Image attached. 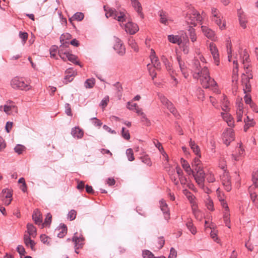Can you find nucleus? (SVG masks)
Returning a JSON list of instances; mask_svg holds the SVG:
<instances>
[{
  "label": "nucleus",
  "mask_w": 258,
  "mask_h": 258,
  "mask_svg": "<svg viewBox=\"0 0 258 258\" xmlns=\"http://www.w3.org/2000/svg\"><path fill=\"white\" fill-rule=\"evenodd\" d=\"M209 47L215 62L218 66L219 63V55L218 49L215 44L213 43H210Z\"/></svg>",
  "instance_id": "11"
},
{
  "label": "nucleus",
  "mask_w": 258,
  "mask_h": 258,
  "mask_svg": "<svg viewBox=\"0 0 258 258\" xmlns=\"http://www.w3.org/2000/svg\"><path fill=\"white\" fill-rule=\"evenodd\" d=\"M191 174L194 177L195 179L199 186L201 188L204 189L205 179V174L204 171H199L196 172V173L193 171V173H191Z\"/></svg>",
  "instance_id": "6"
},
{
  "label": "nucleus",
  "mask_w": 258,
  "mask_h": 258,
  "mask_svg": "<svg viewBox=\"0 0 258 258\" xmlns=\"http://www.w3.org/2000/svg\"><path fill=\"white\" fill-rule=\"evenodd\" d=\"M147 68L150 74V75L151 76L152 80H154L155 78L156 77V73L155 72V68H153L150 64H147Z\"/></svg>",
  "instance_id": "38"
},
{
  "label": "nucleus",
  "mask_w": 258,
  "mask_h": 258,
  "mask_svg": "<svg viewBox=\"0 0 258 258\" xmlns=\"http://www.w3.org/2000/svg\"><path fill=\"white\" fill-rule=\"evenodd\" d=\"M32 219L36 224L40 225L42 224V215L38 209L34 210L32 215Z\"/></svg>",
  "instance_id": "15"
},
{
  "label": "nucleus",
  "mask_w": 258,
  "mask_h": 258,
  "mask_svg": "<svg viewBox=\"0 0 258 258\" xmlns=\"http://www.w3.org/2000/svg\"><path fill=\"white\" fill-rule=\"evenodd\" d=\"M56 231H58L57 237L63 238L67 233V227L64 224H60L59 227L55 230Z\"/></svg>",
  "instance_id": "23"
},
{
  "label": "nucleus",
  "mask_w": 258,
  "mask_h": 258,
  "mask_svg": "<svg viewBox=\"0 0 258 258\" xmlns=\"http://www.w3.org/2000/svg\"><path fill=\"white\" fill-rule=\"evenodd\" d=\"M242 55H243V56L242 57V59L243 63L244 64V68L247 69L248 66H246V64H245V63L248 61L249 55H248V53H247V51L245 49L243 51Z\"/></svg>",
  "instance_id": "39"
},
{
  "label": "nucleus",
  "mask_w": 258,
  "mask_h": 258,
  "mask_svg": "<svg viewBox=\"0 0 258 258\" xmlns=\"http://www.w3.org/2000/svg\"><path fill=\"white\" fill-rule=\"evenodd\" d=\"M132 4L134 9L140 15L142 19L144 18V15L142 12V8L141 3L138 0H131Z\"/></svg>",
  "instance_id": "19"
},
{
  "label": "nucleus",
  "mask_w": 258,
  "mask_h": 258,
  "mask_svg": "<svg viewBox=\"0 0 258 258\" xmlns=\"http://www.w3.org/2000/svg\"><path fill=\"white\" fill-rule=\"evenodd\" d=\"M192 213L197 219L199 220H202L203 218V215L202 213L200 211L197 209L196 208H192Z\"/></svg>",
  "instance_id": "40"
},
{
  "label": "nucleus",
  "mask_w": 258,
  "mask_h": 258,
  "mask_svg": "<svg viewBox=\"0 0 258 258\" xmlns=\"http://www.w3.org/2000/svg\"><path fill=\"white\" fill-rule=\"evenodd\" d=\"M71 135L74 138L80 139L83 138L84 131L79 127L76 126L72 128Z\"/></svg>",
  "instance_id": "17"
},
{
  "label": "nucleus",
  "mask_w": 258,
  "mask_h": 258,
  "mask_svg": "<svg viewBox=\"0 0 258 258\" xmlns=\"http://www.w3.org/2000/svg\"><path fill=\"white\" fill-rule=\"evenodd\" d=\"M109 102V97L108 96H105L101 101L100 106H101L103 108L105 107L108 102Z\"/></svg>",
  "instance_id": "62"
},
{
  "label": "nucleus",
  "mask_w": 258,
  "mask_h": 258,
  "mask_svg": "<svg viewBox=\"0 0 258 258\" xmlns=\"http://www.w3.org/2000/svg\"><path fill=\"white\" fill-rule=\"evenodd\" d=\"M186 226L188 229L191 232V233L193 234H195L197 232V230L196 227L194 226V224L191 220H189L186 223Z\"/></svg>",
  "instance_id": "35"
},
{
  "label": "nucleus",
  "mask_w": 258,
  "mask_h": 258,
  "mask_svg": "<svg viewBox=\"0 0 258 258\" xmlns=\"http://www.w3.org/2000/svg\"><path fill=\"white\" fill-rule=\"evenodd\" d=\"M52 216L50 213H47L46 218L45 219L44 222L43 223V226H46L47 225H49L51 222Z\"/></svg>",
  "instance_id": "50"
},
{
  "label": "nucleus",
  "mask_w": 258,
  "mask_h": 258,
  "mask_svg": "<svg viewBox=\"0 0 258 258\" xmlns=\"http://www.w3.org/2000/svg\"><path fill=\"white\" fill-rule=\"evenodd\" d=\"M17 250L18 252L19 253V254L20 255L21 258H22V256L23 255H24L26 253V250H25L24 247L21 245H19L17 246Z\"/></svg>",
  "instance_id": "56"
},
{
  "label": "nucleus",
  "mask_w": 258,
  "mask_h": 258,
  "mask_svg": "<svg viewBox=\"0 0 258 258\" xmlns=\"http://www.w3.org/2000/svg\"><path fill=\"white\" fill-rule=\"evenodd\" d=\"M244 121L245 122V125L244 126V132H246L247 130L250 127L254 125V122L253 121H248L246 119H244Z\"/></svg>",
  "instance_id": "58"
},
{
  "label": "nucleus",
  "mask_w": 258,
  "mask_h": 258,
  "mask_svg": "<svg viewBox=\"0 0 258 258\" xmlns=\"http://www.w3.org/2000/svg\"><path fill=\"white\" fill-rule=\"evenodd\" d=\"M126 154L127 157V159L130 161H133L135 160L134 152L132 149H127L126 151Z\"/></svg>",
  "instance_id": "41"
},
{
  "label": "nucleus",
  "mask_w": 258,
  "mask_h": 258,
  "mask_svg": "<svg viewBox=\"0 0 258 258\" xmlns=\"http://www.w3.org/2000/svg\"><path fill=\"white\" fill-rule=\"evenodd\" d=\"M234 140V133L231 128L227 129L223 134V141L224 144L228 146Z\"/></svg>",
  "instance_id": "7"
},
{
  "label": "nucleus",
  "mask_w": 258,
  "mask_h": 258,
  "mask_svg": "<svg viewBox=\"0 0 258 258\" xmlns=\"http://www.w3.org/2000/svg\"><path fill=\"white\" fill-rule=\"evenodd\" d=\"M71 37L72 36L69 33L63 34L60 37V42L67 41V40H70Z\"/></svg>",
  "instance_id": "57"
},
{
  "label": "nucleus",
  "mask_w": 258,
  "mask_h": 258,
  "mask_svg": "<svg viewBox=\"0 0 258 258\" xmlns=\"http://www.w3.org/2000/svg\"><path fill=\"white\" fill-rule=\"evenodd\" d=\"M213 21H214L217 25H218L221 29H223L225 28V25L223 23L221 25V20L220 19V16H218V18H213Z\"/></svg>",
  "instance_id": "51"
},
{
  "label": "nucleus",
  "mask_w": 258,
  "mask_h": 258,
  "mask_svg": "<svg viewBox=\"0 0 258 258\" xmlns=\"http://www.w3.org/2000/svg\"><path fill=\"white\" fill-rule=\"evenodd\" d=\"M188 31L189 32L190 39H191L192 42H195L197 39V37H196V35L195 33V29L194 28H192V27H190Z\"/></svg>",
  "instance_id": "48"
},
{
  "label": "nucleus",
  "mask_w": 258,
  "mask_h": 258,
  "mask_svg": "<svg viewBox=\"0 0 258 258\" xmlns=\"http://www.w3.org/2000/svg\"><path fill=\"white\" fill-rule=\"evenodd\" d=\"M73 16L74 20L78 21L82 20L84 17V14L81 12H77Z\"/></svg>",
  "instance_id": "49"
},
{
  "label": "nucleus",
  "mask_w": 258,
  "mask_h": 258,
  "mask_svg": "<svg viewBox=\"0 0 258 258\" xmlns=\"http://www.w3.org/2000/svg\"><path fill=\"white\" fill-rule=\"evenodd\" d=\"M222 116L223 118L227 122L228 126L232 127L234 126V121L231 115L226 112L225 113H222Z\"/></svg>",
  "instance_id": "25"
},
{
  "label": "nucleus",
  "mask_w": 258,
  "mask_h": 258,
  "mask_svg": "<svg viewBox=\"0 0 258 258\" xmlns=\"http://www.w3.org/2000/svg\"><path fill=\"white\" fill-rule=\"evenodd\" d=\"M2 199H12V192L11 189H4L1 194Z\"/></svg>",
  "instance_id": "28"
},
{
  "label": "nucleus",
  "mask_w": 258,
  "mask_h": 258,
  "mask_svg": "<svg viewBox=\"0 0 258 258\" xmlns=\"http://www.w3.org/2000/svg\"><path fill=\"white\" fill-rule=\"evenodd\" d=\"M202 31L204 35L208 38L213 40L215 37V32L206 26H202Z\"/></svg>",
  "instance_id": "22"
},
{
  "label": "nucleus",
  "mask_w": 258,
  "mask_h": 258,
  "mask_svg": "<svg viewBox=\"0 0 258 258\" xmlns=\"http://www.w3.org/2000/svg\"><path fill=\"white\" fill-rule=\"evenodd\" d=\"M192 71L194 72L192 76L194 79H198L200 77L201 78V83L204 88L207 89L216 86V82L209 75L207 67H204L201 70L200 62L199 60H194Z\"/></svg>",
  "instance_id": "1"
},
{
  "label": "nucleus",
  "mask_w": 258,
  "mask_h": 258,
  "mask_svg": "<svg viewBox=\"0 0 258 258\" xmlns=\"http://www.w3.org/2000/svg\"><path fill=\"white\" fill-rule=\"evenodd\" d=\"M125 29L126 32L132 35L135 34L139 30L138 25L133 22L127 23L125 25Z\"/></svg>",
  "instance_id": "14"
},
{
  "label": "nucleus",
  "mask_w": 258,
  "mask_h": 258,
  "mask_svg": "<svg viewBox=\"0 0 258 258\" xmlns=\"http://www.w3.org/2000/svg\"><path fill=\"white\" fill-rule=\"evenodd\" d=\"M128 44L131 46L132 48L134 50V51H138L139 48L136 42L135 41V40L133 39H130L128 40Z\"/></svg>",
  "instance_id": "47"
},
{
  "label": "nucleus",
  "mask_w": 258,
  "mask_h": 258,
  "mask_svg": "<svg viewBox=\"0 0 258 258\" xmlns=\"http://www.w3.org/2000/svg\"><path fill=\"white\" fill-rule=\"evenodd\" d=\"M77 215V212L74 210H71L68 214V218L71 221L74 220L76 218Z\"/></svg>",
  "instance_id": "61"
},
{
  "label": "nucleus",
  "mask_w": 258,
  "mask_h": 258,
  "mask_svg": "<svg viewBox=\"0 0 258 258\" xmlns=\"http://www.w3.org/2000/svg\"><path fill=\"white\" fill-rule=\"evenodd\" d=\"M252 181L253 184L251 186H253V188H258V172H253L252 175Z\"/></svg>",
  "instance_id": "32"
},
{
  "label": "nucleus",
  "mask_w": 258,
  "mask_h": 258,
  "mask_svg": "<svg viewBox=\"0 0 258 258\" xmlns=\"http://www.w3.org/2000/svg\"><path fill=\"white\" fill-rule=\"evenodd\" d=\"M75 71L71 68L67 69L65 72V77L64 78V83L68 84L69 82H71L76 75Z\"/></svg>",
  "instance_id": "13"
},
{
  "label": "nucleus",
  "mask_w": 258,
  "mask_h": 258,
  "mask_svg": "<svg viewBox=\"0 0 258 258\" xmlns=\"http://www.w3.org/2000/svg\"><path fill=\"white\" fill-rule=\"evenodd\" d=\"M237 106V110H236V115H237V121H241L242 120V117L243 115V103L239 101L236 103Z\"/></svg>",
  "instance_id": "21"
},
{
  "label": "nucleus",
  "mask_w": 258,
  "mask_h": 258,
  "mask_svg": "<svg viewBox=\"0 0 258 258\" xmlns=\"http://www.w3.org/2000/svg\"><path fill=\"white\" fill-rule=\"evenodd\" d=\"M183 193L190 202L194 200V196L188 190L186 189L183 190Z\"/></svg>",
  "instance_id": "46"
},
{
  "label": "nucleus",
  "mask_w": 258,
  "mask_h": 258,
  "mask_svg": "<svg viewBox=\"0 0 258 258\" xmlns=\"http://www.w3.org/2000/svg\"><path fill=\"white\" fill-rule=\"evenodd\" d=\"M121 136L125 140H128L130 139V134L128 130H126L124 127L121 130Z\"/></svg>",
  "instance_id": "45"
},
{
  "label": "nucleus",
  "mask_w": 258,
  "mask_h": 258,
  "mask_svg": "<svg viewBox=\"0 0 258 258\" xmlns=\"http://www.w3.org/2000/svg\"><path fill=\"white\" fill-rule=\"evenodd\" d=\"M160 22L162 24H164V25H167L168 19L166 15V13L163 11L161 12L160 14Z\"/></svg>",
  "instance_id": "42"
},
{
  "label": "nucleus",
  "mask_w": 258,
  "mask_h": 258,
  "mask_svg": "<svg viewBox=\"0 0 258 258\" xmlns=\"http://www.w3.org/2000/svg\"><path fill=\"white\" fill-rule=\"evenodd\" d=\"M206 205L207 208L210 211H213L214 210L213 201L211 199L208 198L206 202Z\"/></svg>",
  "instance_id": "53"
},
{
  "label": "nucleus",
  "mask_w": 258,
  "mask_h": 258,
  "mask_svg": "<svg viewBox=\"0 0 258 258\" xmlns=\"http://www.w3.org/2000/svg\"><path fill=\"white\" fill-rule=\"evenodd\" d=\"M230 215L229 213V211L224 212V215H223L224 221L225 222L226 225L228 228H230V225H229V223L230 222Z\"/></svg>",
  "instance_id": "36"
},
{
  "label": "nucleus",
  "mask_w": 258,
  "mask_h": 258,
  "mask_svg": "<svg viewBox=\"0 0 258 258\" xmlns=\"http://www.w3.org/2000/svg\"><path fill=\"white\" fill-rule=\"evenodd\" d=\"M177 60L178 61V64L182 75L185 78H187L188 76V73L187 71L186 67L184 62L181 59L180 56H177Z\"/></svg>",
  "instance_id": "16"
},
{
  "label": "nucleus",
  "mask_w": 258,
  "mask_h": 258,
  "mask_svg": "<svg viewBox=\"0 0 258 258\" xmlns=\"http://www.w3.org/2000/svg\"><path fill=\"white\" fill-rule=\"evenodd\" d=\"M19 37L22 40L23 43H25L28 39V34L27 32L20 31L19 34Z\"/></svg>",
  "instance_id": "54"
},
{
  "label": "nucleus",
  "mask_w": 258,
  "mask_h": 258,
  "mask_svg": "<svg viewBox=\"0 0 258 258\" xmlns=\"http://www.w3.org/2000/svg\"><path fill=\"white\" fill-rule=\"evenodd\" d=\"M168 39L169 42L172 43L177 44L179 45L182 43V39L178 35H169L168 36Z\"/></svg>",
  "instance_id": "27"
},
{
  "label": "nucleus",
  "mask_w": 258,
  "mask_h": 258,
  "mask_svg": "<svg viewBox=\"0 0 258 258\" xmlns=\"http://www.w3.org/2000/svg\"><path fill=\"white\" fill-rule=\"evenodd\" d=\"M160 208L161 210L162 211L164 218L166 220H168L170 219V213L169 208L165 201L164 200H161L159 202Z\"/></svg>",
  "instance_id": "12"
},
{
  "label": "nucleus",
  "mask_w": 258,
  "mask_h": 258,
  "mask_svg": "<svg viewBox=\"0 0 258 258\" xmlns=\"http://www.w3.org/2000/svg\"><path fill=\"white\" fill-rule=\"evenodd\" d=\"M70 52L69 51V49H64V48H59L58 49V54L60 58L63 59V55L62 54L64 53V55H67L68 53H69Z\"/></svg>",
  "instance_id": "60"
},
{
  "label": "nucleus",
  "mask_w": 258,
  "mask_h": 258,
  "mask_svg": "<svg viewBox=\"0 0 258 258\" xmlns=\"http://www.w3.org/2000/svg\"><path fill=\"white\" fill-rule=\"evenodd\" d=\"M104 9L106 11L105 16L107 18L113 17L114 19L120 22L125 21V10L118 11L113 8H106V6H104Z\"/></svg>",
  "instance_id": "2"
},
{
  "label": "nucleus",
  "mask_w": 258,
  "mask_h": 258,
  "mask_svg": "<svg viewBox=\"0 0 258 258\" xmlns=\"http://www.w3.org/2000/svg\"><path fill=\"white\" fill-rule=\"evenodd\" d=\"M189 146L193 152L197 155H198L200 153V148L198 145H197L194 141H192L191 139H190Z\"/></svg>",
  "instance_id": "31"
},
{
  "label": "nucleus",
  "mask_w": 258,
  "mask_h": 258,
  "mask_svg": "<svg viewBox=\"0 0 258 258\" xmlns=\"http://www.w3.org/2000/svg\"><path fill=\"white\" fill-rule=\"evenodd\" d=\"M142 255L144 258H156L154 254L148 250H144Z\"/></svg>",
  "instance_id": "52"
},
{
  "label": "nucleus",
  "mask_w": 258,
  "mask_h": 258,
  "mask_svg": "<svg viewBox=\"0 0 258 258\" xmlns=\"http://www.w3.org/2000/svg\"><path fill=\"white\" fill-rule=\"evenodd\" d=\"M142 161L147 165L151 166L152 165V162L148 156H144L141 157Z\"/></svg>",
  "instance_id": "63"
},
{
  "label": "nucleus",
  "mask_w": 258,
  "mask_h": 258,
  "mask_svg": "<svg viewBox=\"0 0 258 258\" xmlns=\"http://www.w3.org/2000/svg\"><path fill=\"white\" fill-rule=\"evenodd\" d=\"M27 229L28 232V236L35 238L37 236V229L33 225V224L28 223L27 225Z\"/></svg>",
  "instance_id": "20"
},
{
  "label": "nucleus",
  "mask_w": 258,
  "mask_h": 258,
  "mask_svg": "<svg viewBox=\"0 0 258 258\" xmlns=\"http://www.w3.org/2000/svg\"><path fill=\"white\" fill-rule=\"evenodd\" d=\"M221 180L224 186L225 189L227 191H229L231 189V184L230 181V177L228 172H224L221 176Z\"/></svg>",
  "instance_id": "8"
},
{
  "label": "nucleus",
  "mask_w": 258,
  "mask_h": 258,
  "mask_svg": "<svg viewBox=\"0 0 258 258\" xmlns=\"http://www.w3.org/2000/svg\"><path fill=\"white\" fill-rule=\"evenodd\" d=\"M162 61L165 65L166 70L170 72L171 70L172 66L168 59L164 56H163L162 57Z\"/></svg>",
  "instance_id": "34"
},
{
  "label": "nucleus",
  "mask_w": 258,
  "mask_h": 258,
  "mask_svg": "<svg viewBox=\"0 0 258 258\" xmlns=\"http://www.w3.org/2000/svg\"><path fill=\"white\" fill-rule=\"evenodd\" d=\"M151 60L152 63L153 64V68L156 69L158 70H160L161 69V63L159 62V59L156 56H154L153 57L151 56Z\"/></svg>",
  "instance_id": "29"
},
{
  "label": "nucleus",
  "mask_w": 258,
  "mask_h": 258,
  "mask_svg": "<svg viewBox=\"0 0 258 258\" xmlns=\"http://www.w3.org/2000/svg\"><path fill=\"white\" fill-rule=\"evenodd\" d=\"M161 102L166 106L170 111L173 114H175L176 110L175 108L173 106L172 103L169 101L165 96H161L160 97Z\"/></svg>",
  "instance_id": "10"
},
{
  "label": "nucleus",
  "mask_w": 258,
  "mask_h": 258,
  "mask_svg": "<svg viewBox=\"0 0 258 258\" xmlns=\"http://www.w3.org/2000/svg\"><path fill=\"white\" fill-rule=\"evenodd\" d=\"M95 84V80L94 79H87L84 83V86L86 88H92Z\"/></svg>",
  "instance_id": "37"
},
{
  "label": "nucleus",
  "mask_w": 258,
  "mask_h": 258,
  "mask_svg": "<svg viewBox=\"0 0 258 258\" xmlns=\"http://www.w3.org/2000/svg\"><path fill=\"white\" fill-rule=\"evenodd\" d=\"M11 85L15 89L28 91L31 89L30 85L26 83L22 78L16 77L11 82Z\"/></svg>",
  "instance_id": "3"
},
{
  "label": "nucleus",
  "mask_w": 258,
  "mask_h": 258,
  "mask_svg": "<svg viewBox=\"0 0 258 258\" xmlns=\"http://www.w3.org/2000/svg\"><path fill=\"white\" fill-rule=\"evenodd\" d=\"M26 149L25 147L23 145L18 144L14 148L15 152L18 154L20 155L22 153L23 151Z\"/></svg>",
  "instance_id": "44"
},
{
  "label": "nucleus",
  "mask_w": 258,
  "mask_h": 258,
  "mask_svg": "<svg viewBox=\"0 0 258 258\" xmlns=\"http://www.w3.org/2000/svg\"><path fill=\"white\" fill-rule=\"evenodd\" d=\"M24 241L26 246H30L32 250H34V246L35 242L34 240L31 239L30 236H28L27 234H25L24 235Z\"/></svg>",
  "instance_id": "24"
},
{
  "label": "nucleus",
  "mask_w": 258,
  "mask_h": 258,
  "mask_svg": "<svg viewBox=\"0 0 258 258\" xmlns=\"http://www.w3.org/2000/svg\"><path fill=\"white\" fill-rule=\"evenodd\" d=\"M185 19L187 24L193 25L194 26H196L202 20L200 13L196 10L192 11L190 13H188Z\"/></svg>",
  "instance_id": "4"
},
{
  "label": "nucleus",
  "mask_w": 258,
  "mask_h": 258,
  "mask_svg": "<svg viewBox=\"0 0 258 258\" xmlns=\"http://www.w3.org/2000/svg\"><path fill=\"white\" fill-rule=\"evenodd\" d=\"M222 97H223V99H222V109L223 111H225V112H227L228 111H229V102L228 101V100H227V97L224 95H222Z\"/></svg>",
  "instance_id": "30"
},
{
  "label": "nucleus",
  "mask_w": 258,
  "mask_h": 258,
  "mask_svg": "<svg viewBox=\"0 0 258 258\" xmlns=\"http://www.w3.org/2000/svg\"><path fill=\"white\" fill-rule=\"evenodd\" d=\"M176 256L177 252L176 250L173 247L171 248L168 258H176Z\"/></svg>",
  "instance_id": "64"
},
{
  "label": "nucleus",
  "mask_w": 258,
  "mask_h": 258,
  "mask_svg": "<svg viewBox=\"0 0 258 258\" xmlns=\"http://www.w3.org/2000/svg\"><path fill=\"white\" fill-rule=\"evenodd\" d=\"M84 238L83 237H78L77 233H75L72 237V241L74 242L75 252L79 253L77 249L81 248L83 247L84 244Z\"/></svg>",
  "instance_id": "9"
},
{
  "label": "nucleus",
  "mask_w": 258,
  "mask_h": 258,
  "mask_svg": "<svg viewBox=\"0 0 258 258\" xmlns=\"http://www.w3.org/2000/svg\"><path fill=\"white\" fill-rule=\"evenodd\" d=\"M170 176L171 180L174 182V184L177 185L178 184V180L177 179L176 177V175L175 174V171L172 170L170 173Z\"/></svg>",
  "instance_id": "55"
},
{
  "label": "nucleus",
  "mask_w": 258,
  "mask_h": 258,
  "mask_svg": "<svg viewBox=\"0 0 258 258\" xmlns=\"http://www.w3.org/2000/svg\"><path fill=\"white\" fill-rule=\"evenodd\" d=\"M114 46L113 48L116 52L120 55L122 56L125 53V48L123 45L122 41L117 37H114Z\"/></svg>",
  "instance_id": "5"
},
{
  "label": "nucleus",
  "mask_w": 258,
  "mask_h": 258,
  "mask_svg": "<svg viewBox=\"0 0 258 258\" xmlns=\"http://www.w3.org/2000/svg\"><path fill=\"white\" fill-rule=\"evenodd\" d=\"M65 112L68 115L72 116L73 114L72 113L71 107L70 104L66 103L64 105Z\"/></svg>",
  "instance_id": "59"
},
{
  "label": "nucleus",
  "mask_w": 258,
  "mask_h": 258,
  "mask_svg": "<svg viewBox=\"0 0 258 258\" xmlns=\"http://www.w3.org/2000/svg\"><path fill=\"white\" fill-rule=\"evenodd\" d=\"M181 164L185 171L188 174L191 175L193 173V170L191 168L188 163L184 159L181 158Z\"/></svg>",
  "instance_id": "26"
},
{
  "label": "nucleus",
  "mask_w": 258,
  "mask_h": 258,
  "mask_svg": "<svg viewBox=\"0 0 258 258\" xmlns=\"http://www.w3.org/2000/svg\"><path fill=\"white\" fill-rule=\"evenodd\" d=\"M254 189L255 188H253V186H250L248 189L250 198L252 202H255V200L258 198L257 195H256V193L253 191Z\"/></svg>",
  "instance_id": "33"
},
{
  "label": "nucleus",
  "mask_w": 258,
  "mask_h": 258,
  "mask_svg": "<svg viewBox=\"0 0 258 258\" xmlns=\"http://www.w3.org/2000/svg\"><path fill=\"white\" fill-rule=\"evenodd\" d=\"M252 78L251 75L249 76H246L244 74H243L241 76V83L242 85H244L245 84H247L249 83V80Z\"/></svg>",
  "instance_id": "43"
},
{
  "label": "nucleus",
  "mask_w": 258,
  "mask_h": 258,
  "mask_svg": "<svg viewBox=\"0 0 258 258\" xmlns=\"http://www.w3.org/2000/svg\"><path fill=\"white\" fill-rule=\"evenodd\" d=\"M63 55V60L64 61H66L67 60L72 62L73 63L80 66L81 67H82V66L81 65L80 62L77 60V57L72 54L70 52L68 53L67 55H64V53L62 54Z\"/></svg>",
  "instance_id": "18"
}]
</instances>
